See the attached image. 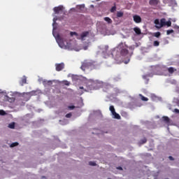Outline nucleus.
<instances>
[{
  "instance_id": "obj_17",
  "label": "nucleus",
  "mask_w": 179,
  "mask_h": 179,
  "mask_svg": "<svg viewBox=\"0 0 179 179\" xmlns=\"http://www.w3.org/2000/svg\"><path fill=\"white\" fill-rule=\"evenodd\" d=\"M116 16L117 17H122V16H124V13H122V11H117Z\"/></svg>"
},
{
  "instance_id": "obj_15",
  "label": "nucleus",
  "mask_w": 179,
  "mask_h": 179,
  "mask_svg": "<svg viewBox=\"0 0 179 179\" xmlns=\"http://www.w3.org/2000/svg\"><path fill=\"white\" fill-rule=\"evenodd\" d=\"M112 115H113L114 118H115L116 120H121V116L120 115V114L117 113L116 112H115L114 113H112Z\"/></svg>"
},
{
  "instance_id": "obj_39",
  "label": "nucleus",
  "mask_w": 179,
  "mask_h": 179,
  "mask_svg": "<svg viewBox=\"0 0 179 179\" xmlns=\"http://www.w3.org/2000/svg\"><path fill=\"white\" fill-rule=\"evenodd\" d=\"M117 169V170H122V167H121V166H119Z\"/></svg>"
},
{
  "instance_id": "obj_2",
  "label": "nucleus",
  "mask_w": 179,
  "mask_h": 179,
  "mask_svg": "<svg viewBox=\"0 0 179 179\" xmlns=\"http://www.w3.org/2000/svg\"><path fill=\"white\" fill-rule=\"evenodd\" d=\"M53 10L56 15H58L59 13H64V6H59L57 7H55L53 8Z\"/></svg>"
},
{
  "instance_id": "obj_19",
  "label": "nucleus",
  "mask_w": 179,
  "mask_h": 179,
  "mask_svg": "<svg viewBox=\"0 0 179 179\" xmlns=\"http://www.w3.org/2000/svg\"><path fill=\"white\" fill-rule=\"evenodd\" d=\"M43 85H48V86H51V85H52V81L51 80L43 81Z\"/></svg>"
},
{
  "instance_id": "obj_47",
  "label": "nucleus",
  "mask_w": 179,
  "mask_h": 179,
  "mask_svg": "<svg viewBox=\"0 0 179 179\" xmlns=\"http://www.w3.org/2000/svg\"><path fill=\"white\" fill-rule=\"evenodd\" d=\"M108 179H110V178H108Z\"/></svg>"
},
{
  "instance_id": "obj_33",
  "label": "nucleus",
  "mask_w": 179,
  "mask_h": 179,
  "mask_svg": "<svg viewBox=\"0 0 179 179\" xmlns=\"http://www.w3.org/2000/svg\"><path fill=\"white\" fill-rule=\"evenodd\" d=\"M63 83H64L66 86H69V85H70L69 81H64Z\"/></svg>"
},
{
  "instance_id": "obj_12",
  "label": "nucleus",
  "mask_w": 179,
  "mask_h": 179,
  "mask_svg": "<svg viewBox=\"0 0 179 179\" xmlns=\"http://www.w3.org/2000/svg\"><path fill=\"white\" fill-rule=\"evenodd\" d=\"M167 71H168L169 73H174V72H176V71H177V69H174L173 67H169L167 69Z\"/></svg>"
},
{
  "instance_id": "obj_4",
  "label": "nucleus",
  "mask_w": 179,
  "mask_h": 179,
  "mask_svg": "<svg viewBox=\"0 0 179 179\" xmlns=\"http://www.w3.org/2000/svg\"><path fill=\"white\" fill-rule=\"evenodd\" d=\"M64 68H65V64L64 63H59V64H55V70L57 72H61V71H62V69H64Z\"/></svg>"
},
{
  "instance_id": "obj_3",
  "label": "nucleus",
  "mask_w": 179,
  "mask_h": 179,
  "mask_svg": "<svg viewBox=\"0 0 179 179\" xmlns=\"http://www.w3.org/2000/svg\"><path fill=\"white\" fill-rule=\"evenodd\" d=\"M56 41L61 48H64V47H65V45L64 44V41L62 40V38H61V36L59 35H57L56 36Z\"/></svg>"
},
{
  "instance_id": "obj_26",
  "label": "nucleus",
  "mask_w": 179,
  "mask_h": 179,
  "mask_svg": "<svg viewBox=\"0 0 179 179\" xmlns=\"http://www.w3.org/2000/svg\"><path fill=\"white\" fill-rule=\"evenodd\" d=\"M117 10V7L115 6H113L110 9V12L113 13Z\"/></svg>"
},
{
  "instance_id": "obj_1",
  "label": "nucleus",
  "mask_w": 179,
  "mask_h": 179,
  "mask_svg": "<svg viewBox=\"0 0 179 179\" xmlns=\"http://www.w3.org/2000/svg\"><path fill=\"white\" fill-rule=\"evenodd\" d=\"M80 69L82 71H86V69L94 71V69H100V65L93 60H85L82 62Z\"/></svg>"
},
{
  "instance_id": "obj_9",
  "label": "nucleus",
  "mask_w": 179,
  "mask_h": 179,
  "mask_svg": "<svg viewBox=\"0 0 179 179\" xmlns=\"http://www.w3.org/2000/svg\"><path fill=\"white\" fill-rule=\"evenodd\" d=\"M128 52H129V51H128V49H127V48H123L120 51V54L123 57H125L126 55H128Z\"/></svg>"
},
{
  "instance_id": "obj_22",
  "label": "nucleus",
  "mask_w": 179,
  "mask_h": 179,
  "mask_svg": "<svg viewBox=\"0 0 179 179\" xmlns=\"http://www.w3.org/2000/svg\"><path fill=\"white\" fill-rule=\"evenodd\" d=\"M153 45L154 47H159V45H160V42H159V41H155L153 43Z\"/></svg>"
},
{
  "instance_id": "obj_11",
  "label": "nucleus",
  "mask_w": 179,
  "mask_h": 179,
  "mask_svg": "<svg viewBox=\"0 0 179 179\" xmlns=\"http://www.w3.org/2000/svg\"><path fill=\"white\" fill-rule=\"evenodd\" d=\"M162 120L164 122H166V124H170V118L167 116L162 117Z\"/></svg>"
},
{
  "instance_id": "obj_41",
  "label": "nucleus",
  "mask_w": 179,
  "mask_h": 179,
  "mask_svg": "<svg viewBox=\"0 0 179 179\" xmlns=\"http://www.w3.org/2000/svg\"><path fill=\"white\" fill-rule=\"evenodd\" d=\"M84 50H87V46L84 47Z\"/></svg>"
},
{
  "instance_id": "obj_7",
  "label": "nucleus",
  "mask_w": 179,
  "mask_h": 179,
  "mask_svg": "<svg viewBox=\"0 0 179 179\" xmlns=\"http://www.w3.org/2000/svg\"><path fill=\"white\" fill-rule=\"evenodd\" d=\"M160 1L159 0H150V5H151L152 6H156L157 5H159V3Z\"/></svg>"
},
{
  "instance_id": "obj_10",
  "label": "nucleus",
  "mask_w": 179,
  "mask_h": 179,
  "mask_svg": "<svg viewBox=\"0 0 179 179\" xmlns=\"http://www.w3.org/2000/svg\"><path fill=\"white\" fill-rule=\"evenodd\" d=\"M27 83V78L24 76L22 78V84L21 86H23L24 85H26Z\"/></svg>"
},
{
  "instance_id": "obj_8",
  "label": "nucleus",
  "mask_w": 179,
  "mask_h": 179,
  "mask_svg": "<svg viewBox=\"0 0 179 179\" xmlns=\"http://www.w3.org/2000/svg\"><path fill=\"white\" fill-rule=\"evenodd\" d=\"M87 36H89V31L83 32L80 35V39L82 41H85V37H87Z\"/></svg>"
},
{
  "instance_id": "obj_27",
  "label": "nucleus",
  "mask_w": 179,
  "mask_h": 179,
  "mask_svg": "<svg viewBox=\"0 0 179 179\" xmlns=\"http://www.w3.org/2000/svg\"><path fill=\"white\" fill-rule=\"evenodd\" d=\"M165 26H167L168 27H170L171 26V21L166 22Z\"/></svg>"
},
{
  "instance_id": "obj_31",
  "label": "nucleus",
  "mask_w": 179,
  "mask_h": 179,
  "mask_svg": "<svg viewBox=\"0 0 179 179\" xmlns=\"http://www.w3.org/2000/svg\"><path fill=\"white\" fill-rule=\"evenodd\" d=\"M71 117H72V113H67L66 115V118H71Z\"/></svg>"
},
{
  "instance_id": "obj_43",
  "label": "nucleus",
  "mask_w": 179,
  "mask_h": 179,
  "mask_svg": "<svg viewBox=\"0 0 179 179\" xmlns=\"http://www.w3.org/2000/svg\"><path fill=\"white\" fill-rule=\"evenodd\" d=\"M42 179H47L45 176H42Z\"/></svg>"
},
{
  "instance_id": "obj_20",
  "label": "nucleus",
  "mask_w": 179,
  "mask_h": 179,
  "mask_svg": "<svg viewBox=\"0 0 179 179\" xmlns=\"http://www.w3.org/2000/svg\"><path fill=\"white\" fill-rule=\"evenodd\" d=\"M6 98L9 103H13V101H15V98H9L8 96H6Z\"/></svg>"
},
{
  "instance_id": "obj_40",
  "label": "nucleus",
  "mask_w": 179,
  "mask_h": 179,
  "mask_svg": "<svg viewBox=\"0 0 179 179\" xmlns=\"http://www.w3.org/2000/svg\"><path fill=\"white\" fill-rule=\"evenodd\" d=\"M106 50H108V45L105 46Z\"/></svg>"
},
{
  "instance_id": "obj_24",
  "label": "nucleus",
  "mask_w": 179,
  "mask_h": 179,
  "mask_svg": "<svg viewBox=\"0 0 179 179\" xmlns=\"http://www.w3.org/2000/svg\"><path fill=\"white\" fill-rule=\"evenodd\" d=\"M19 145V143L15 142V143H13L10 144V148H15V146H17Z\"/></svg>"
},
{
  "instance_id": "obj_46",
  "label": "nucleus",
  "mask_w": 179,
  "mask_h": 179,
  "mask_svg": "<svg viewBox=\"0 0 179 179\" xmlns=\"http://www.w3.org/2000/svg\"><path fill=\"white\" fill-rule=\"evenodd\" d=\"M92 83L93 84V83H94V82H92Z\"/></svg>"
},
{
  "instance_id": "obj_21",
  "label": "nucleus",
  "mask_w": 179,
  "mask_h": 179,
  "mask_svg": "<svg viewBox=\"0 0 179 179\" xmlns=\"http://www.w3.org/2000/svg\"><path fill=\"white\" fill-rule=\"evenodd\" d=\"M109 110L112 113V114L115 113V108H114V106H110Z\"/></svg>"
},
{
  "instance_id": "obj_6",
  "label": "nucleus",
  "mask_w": 179,
  "mask_h": 179,
  "mask_svg": "<svg viewBox=\"0 0 179 179\" xmlns=\"http://www.w3.org/2000/svg\"><path fill=\"white\" fill-rule=\"evenodd\" d=\"M133 19L135 23H141L142 22V18L138 15H134Z\"/></svg>"
},
{
  "instance_id": "obj_29",
  "label": "nucleus",
  "mask_w": 179,
  "mask_h": 179,
  "mask_svg": "<svg viewBox=\"0 0 179 179\" xmlns=\"http://www.w3.org/2000/svg\"><path fill=\"white\" fill-rule=\"evenodd\" d=\"M6 114V112H5L3 110H0V115H5Z\"/></svg>"
},
{
  "instance_id": "obj_32",
  "label": "nucleus",
  "mask_w": 179,
  "mask_h": 179,
  "mask_svg": "<svg viewBox=\"0 0 179 179\" xmlns=\"http://www.w3.org/2000/svg\"><path fill=\"white\" fill-rule=\"evenodd\" d=\"M89 164H90V166H96V162H90Z\"/></svg>"
},
{
  "instance_id": "obj_18",
  "label": "nucleus",
  "mask_w": 179,
  "mask_h": 179,
  "mask_svg": "<svg viewBox=\"0 0 179 179\" xmlns=\"http://www.w3.org/2000/svg\"><path fill=\"white\" fill-rule=\"evenodd\" d=\"M154 37H156L157 38H159L160 36H162V34L159 31L154 33Z\"/></svg>"
},
{
  "instance_id": "obj_5",
  "label": "nucleus",
  "mask_w": 179,
  "mask_h": 179,
  "mask_svg": "<svg viewBox=\"0 0 179 179\" xmlns=\"http://www.w3.org/2000/svg\"><path fill=\"white\" fill-rule=\"evenodd\" d=\"M164 26H166V18H162L160 20V25L159 26H155L157 29H162V27H164Z\"/></svg>"
},
{
  "instance_id": "obj_13",
  "label": "nucleus",
  "mask_w": 179,
  "mask_h": 179,
  "mask_svg": "<svg viewBox=\"0 0 179 179\" xmlns=\"http://www.w3.org/2000/svg\"><path fill=\"white\" fill-rule=\"evenodd\" d=\"M103 20H105V22H107V23H108V24H111V23H113V20H111V18H110L108 17H105L103 18Z\"/></svg>"
},
{
  "instance_id": "obj_35",
  "label": "nucleus",
  "mask_w": 179,
  "mask_h": 179,
  "mask_svg": "<svg viewBox=\"0 0 179 179\" xmlns=\"http://www.w3.org/2000/svg\"><path fill=\"white\" fill-rule=\"evenodd\" d=\"M68 108H69V110H73V108H75V106H70Z\"/></svg>"
},
{
  "instance_id": "obj_42",
  "label": "nucleus",
  "mask_w": 179,
  "mask_h": 179,
  "mask_svg": "<svg viewBox=\"0 0 179 179\" xmlns=\"http://www.w3.org/2000/svg\"><path fill=\"white\" fill-rule=\"evenodd\" d=\"M114 54H115V51H113V52H112V55H114Z\"/></svg>"
},
{
  "instance_id": "obj_14",
  "label": "nucleus",
  "mask_w": 179,
  "mask_h": 179,
  "mask_svg": "<svg viewBox=\"0 0 179 179\" xmlns=\"http://www.w3.org/2000/svg\"><path fill=\"white\" fill-rule=\"evenodd\" d=\"M134 31L135 33L137 34L138 35L142 34V31H141V29H139V27H134Z\"/></svg>"
},
{
  "instance_id": "obj_36",
  "label": "nucleus",
  "mask_w": 179,
  "mask_h": 179,
  "mask_svg": "<svg viewBox=\"0 0 179 179\" xmlns=\"http://www.w3.org/2000/svg\"><path fill=\"white\" fill-rule=\"evenodd\" d=\"M174 113H177L178 114H179V110L177 108L174 109Z\"/></svg>"
},
{
  "instance_id": "obj_16",
  "label": "nucleus",
  "mask_w": 179,
  "mask_h": 179,
  "mask_svg": "<svg viewBox=\"0 0 179 179\" xmlns=\"http://www.w3.org/2000/svg\"><path fill=\"white\" fill-rule=\"evenodd\" d=\"M139 97H141L142 101H149V99L143 96V95H142L141 94H139Z\"/></svg>"
},
{
  "instance_id": "obj_37",
  "label": "nucleus",
  "mask_w": 179,
  "mask_h": 179,
  "mask_svg": "<svg viewBox=\"0 0 179 179\" xmlns=\"http://www.w3.org/2000/svg\"><path fill=\"white\" fill-rule=\"evenodd\" d=\"M175 29H176L178 33H179V27L178 26H176Z\"/></svg>"
},
{
  "instance_id": "obj_38",
  "label": "nucleus",
  "mask_w": 179,
  "mask_h": 179,
  "mask_svg": "<svg viewBox=\"0 0 179 179\" xmlns=\"http://www.w3.org/2000/svg\"><path fill=\"white\" fill-rule=\"evenodd\" d=\"M169 160H174V158H173L172 156H169Z\"/></svg>"
},
{
  "instance_id": "obj_28",
  "label": "nucleus",
  "mask_w": 179,
  "mask_h": 179,
  "mask_svg": "<svg viewBox=\"0 0 179 179\" xmlns=\"http://www.w3.org/2000/svg\"><path fill=\"white\" fill-rule=\"evenodd\" d=\"M9 128H10L11 129H15V123H11L9 124Z\"/></svg>"
},
{
  "instance_id": "obj_45",
  "label": "nucleus",
  "mask_w": 179,
  "mask_h": 179,
  "mask_svg": "<svg viewBox=\"0 0 179 179\" xmlns=\"http://www.w3.org/2000/svg\"><path fill=\"white\" fill-rule=\"evenodd\" d=\"M80 89H82L83 90L84 88L83 87H80Z\"/></svg>"
},
{
  "instance_id": "obj_25",
  "label": "nucleus",
  "mask_w": 179,
  "mask_h": 179,
  "mask_svg": "<svg viewBox=\"0 0 179 179\" xmlns=\"http://www.w3.org/2000/svg\"><path fill=\"white\" fill-rule=\"evenodd\" d=\"M171 33H174V30H173V29H169V30H167V31H166V34H167V36L171 34Z\"/></svg>"
},
{
  "instance_id": "obj_34",
  "label": "nucleus",
  "mask_w": 179,
  "mask_h": 179,
  "mask_svg": "<svg viewBox=\"0 0 179 179\" xmlns=\"http://www.w3.org/2000/svg\"><path fill=\"white\" fill-rule=\"evenodd\" d=\"M148 140H146V138H144L143 140H141L142 143H146Z\"/></svg>"
},
{
  "instance_id": "obj_30",
  "label": "nucleus",
  "mask_w": 179,
  "mask_h": 179,
  "mask_svg": "<svg viewBox=\"0 0 179 179\" xmlns=\"http://www.w3.org/2000/svg\"><path fill=\"white\" fill-rule=\"evenodd\" d=\"M70 36H78V33L76 32H70Z\"/></svg>"
},
{
  "instance_id": "obj_44",
  "label": "nucleus",
  "mask_w": 179,
  "mask_h": 179,
  "mask_svg": "<svg viewBox=\"0 0 179 179\" xmlns=\"http://www.w3.org/2000/svg\"><path fill=\"white\" fill-rule=\"evenodd\" d=\"M55 20H56L55 18H54V19H53V22H53V24H54V23H55Z\"/></svg>"
},
{
  "instance_id": "obj_23",
  "label": "nucleus",
  "mask_w": 179,
  "mask_h": 179,
  "mask_svg": "<svg viewBox=\"0 0 179 179\" xmlns=\"http://www.w3.org/2000/svg\"><path fill=\"white\" fill-rule=\"evenodd\" d=\"M155 24H156V26H160V20H159V19H156L154 21Z\"/></svg>"
}]
</instances>
